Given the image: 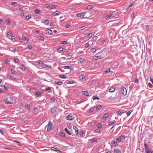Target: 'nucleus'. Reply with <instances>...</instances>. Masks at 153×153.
<instances>
[{"instance_id": "obj_55", "label": "nucleus", "mask_w": 153, "mask_h": 153, "mask_svg": "<svg viewBox=\"0 0 153 153\" xmlns=\"http://www.w3.org/2000/svg\"><path fill=\"white\" fill-rule=\"evenodd\" d=\"M91 50L93 52H94L96 51V50L95 48H93L91 49Z\"/></svg>"}, {"instance_id": "obj_54", "label": "nucleus", "mask_w": 153, "mask_h": 153, "mask_svg": "<svg viewBox=\"0 0 153 153\" xmlns=\"http://www.w3.org/2000/svg\"><path fill=\"white\" fill-rule=\"evenodd\" d=\"M21 69L23 70H24L25 69V66L24 65H22L21 67Z\"/></svg>"}, {"instance_id": "obj_24", "label": "nucleus", "mask_w": 153, "mask_h": 153, "mask_svg": "<svg viewBox=\"0 0 153 153\" xmlns=\"http://www.w3.org/2000/svg\"><path fill=\"white\" fill-rule=\"evenodd\" d=\"M111 71L110 69V68H108L106 71H105L104 72L103 74H106L107 73H109Z\"/></svg>"}, {"instance_id": "obj_46", "label": "nucleus", "mask_w": 153, "mask_h": 153, "mask_svg": "<svg viewBox=\"0 0 153 153\" xmlns=\"http://www.w3.org/2000/svg\"><path fill=\"white\" fill-rule=\"evenodd\" d=\"M6 22L7 23V25H9L10 22V20H7L6 21Z\"/></svg>"}, {"instance_id": "obj_42", "label": "nucleus", "mask_w": 153, "mask_h": 153, "mask_svg": "<svg viewBox=\"0 0 153 153\" xmlns=\"http://www.w3.org/2000/svg\"><path fill=\"white\" fill-rule=\"evenodd\" d=\"M7 35L8 36H10L11 35V33L10 31L8 32L7 34Z\"/></svg>"}, {"instance_id": "obj_63", "label": "nucleus", "mask_w": 153, "mask_h": 153, "mask_svg": "<svg viewBox=\"0 0 153 153\" xmlns=\"http://www.w3.org/2000/svg\"><path fill=\"white\" fill-rule=\"evenodd\" d=\"M80 134L81 136H82L83 134V132L82 131H81L80 132Z\"/></svg>"}, {"instance_id": "obj_59", "label": "nucleus", "mask_w": 153, "mask_h": 153, "mask_svg": "<svg viewBox=\"0 0 153 153\" xmlns=\"http://www.w3.org/2000/svg\"><path fill=\"white\" fill-rule=\"evenodd\" d=\"M17 4V3L16 2H12L11 3V5H15Z\"/></svg>"}, {"instance_id": "obj_44", "label": "nucleus", "mask_w": 153, "mask_h": 153, "mask_svg": "<svg viewBox=\"0 0 153 153\" xmlns=\"http://www.w3.org/2000/svg\"><path fill=\"white\" fill-rule=\"evenodd\" d=\"M61 135L62 137H64L65 136V134L64 132H62L61 133Z\"/></svg>"}, {"instance_id": "obj_45", "label": "nucleus", "mask_w": 153, "mask_h": 153, "mask_svg": "<svg viewBox=\"0 0 153 153\" xmlns=\"http://www.w3.org/2000/svg\"><path fill=\"white\" fill-rule=\"evenodd\" d=\"M117 112L118 114H122L123 113V110H119Z\"/></svg>"}, {"instance_id": "obj_23", "label": "nucleus", "mask_w": 153, "mask_h": 153, "mask_svg": "<svg viewBox=\"0 0 153 153\" xmlns=\"http://www.w3.org/2000/svg\"><path fill=\"white\" fill-rule=\"evenodd\" d=\"M59 77L61 78H66L67 77L65 75H60L59 76Z\"/></svg>"}, {"instance_id": "obj_48", "label": "nucleus", "mask_w": 153, "mask_h": 153, "mask_svg": "<svg viewBox=\"0 0 153 153\" xmlns=\"http://www.w3.org/2000/svg\"><path fill=\"white\" fill-rule=\"evenodd\" d=\"M97 140L96 138H93L92 140V141L93 143L96 142Z\"/></svg>"}, {"instance_id": "obj_33", "label": "nucleus", "mask_w": 153, "mask_h": 153, "mask_svg": "<svg viewBox=\"0 0 153 153\" xmlns=\"http://www.w3.org/2000/svg\"><path fill=\"white\" fill-rule=\"evenodd\" d=\"M102 125L101 123H99L97 125V127L98 128H102Z\"/></svg>"}, {"instance_id": "obj_36", "label": "nucleus", "mask_w": 153, "mask_h": 153, "mask_svg": "<svg viewBox=\"0 0 153 153\" xmlns=\"http://www.w3.org/2000/svg\"><path fill=\"white\" fill-rule=\"evenodd\" d=\"M15 38L13 36H11L10 39L13 42H14L15 40Z\"/></svg>"}, {"instance_id": "obj_15", "label": "nucleus", "mask_w": 153, "mask_h": 153, "mask_svg": "<svg viewBox=\"0 0 153 153\" xmlns=\"http://www.w3.org/2000/svg\"><path fill=\"white\" fill-rule=\"evenodd\" d=\"M13 142H15V143H17V145L19 146H21V144L20 143V142L17 140H14L13 141Z\"/></svg>"}, {"instance_id": "obj_25", "label": "nucleus", "mask_w": 153, "mask_h": 153, "mask_svg": "<svg viewBox=\"0 0 153 153\" xmlns=\"http://www.w3.org/2000/svg\"><path fill=\"white\" fill-rule=\"evenodd\" d=\"M0 86L2 88H3L4 89H5V90H7V87L4 85H0Z\"/></svg>"}, {"instance_id": "obj_58", "label": "nucleus", "mask_w": 153, "mask_h": 153, "mask_svg": "<svg viewBox=\"0 0 153 153\" xmlns=\"http://www.w3.org/2000/svg\"><path fill=\"white\" fill-rule=\"evenodd\" d=\"M18 61H19V60H18V59H15V60L14 61V62L15 63H17L18 62Z\"/></svg>"}, {"instance_id": "obj_20", "label": "nucleus", "mask_w": 153, "mask_h": 153, "mask_svg": "<svg viewBox=\"0 0 153 153\" xmlns=\"http://www.w3.org/2000/svg\"><path fill=\"white\" fill-rule=\"evenodd\" d=\"M102 105H98L96 107V110H97L100 109H101L102 108Z\"/></svg>"}, {"instance_id": "obj_16", "label": "nucleus", "mask_w": 153, "mask_h": 153, "mask_svg": "<svg viewBox=\"0 0 153 153\" xmlns=\"http://www.w3.org/2000/svg\"><path fill=\"white\" fill-rule=\"evenodd\" d=\"M115 90V89L114 88L111 87L109 90V91L110 92H113Z\"/></svg>"}, {"instance_id": "obj_5", "label": "nucleus", "mask_w": 153, "mask_h": 153, "mask_svg": "<svg viewBox=\"0 0 153 153\" xmlns=\"http://www.w3.org/2000/svg\"><path fill=\"white\" fill-rule=\"evenodd\" d=\"M45 33L46 34L48 35H52L53 34V33L52 30L49 29L45 30Z\"/></svg>"}, {"instance_id": "obj_10", "label": "nucleus", "mask_w": 153, "mask_h": 153, "mask_svg": "<svg viewBox=\"0 0 153 153\" xmlns=\"http://www.w3.org/2000/svg\"><path fill=\"white\" fill-rule=\"evenodd\" d=\"M84 94L86 96H89V93L88 91H82Z\"/></svg>"}, {"instance_id": "obj_1", "label": "nucleus", "mask_w": 153, "mask_h": 153, "mask_svg": "<svg viewBox=\"0 0 153 153\" xmlns=\"http://www.w3.org/2000/svg\"><path fill=\"white\" fill-rule=\"evenodd\" d=\"M145 151L146 153H153L152 149L145 143L144 144Z\"/></svg>"}, {"instance_id": "obj_2", "label": "nucleus", "mask_w": 153, "mask_h": 153, "mask_svg": "<svg viewBox=\"0 0 153 153\" xmlns=\"http://www.w3.org/2000/svg\"><path fill=\"white\" fill-rule=\"evenodd\" d=\"M121 91L123 95H125L127 94V92L126 88L124 87H121Z\"/></svg>"}, {"instance_id": "obj_18", "label": "nucleus", "mask_w": 153, "mask_h": 153, "mask_svg": "<svg viewBox=\"0 0 153 153\" xmlns=\"http://www.w3.org/2000/svg\"><path fill=\"white\" fill-rule=\"evenodd\" d=\"M111 143L112 145L114 146H117V142H116L114 141H112L111 142Z\"/></svg>"}, {"instance_id": "obj_32", "label": "nucleus", "mask_w": 153, "mask_h": 153, "mask_svg": "<svg viewBox=\"0 0 153 153\" xmlns=\"http://www.w3.org/2000/svg\"><path fill=\"white\" fill-rule=\"evenodd\" d=\"M93 8V6L92 5H88L87 7V9L89 10Z\"/></svg>"}, {"instance_id": "obj_61", "label": "nucleus", "mask_w": 153, "mask_h": 153, "mask_svg": "<svg viewBox=\"0 0 153 153\" xmlns=\"http://www.w3.org/2000/svg\"><path fill=\"white\" fill-rule=\"evenodd\" d=\"M67 43V42L66 41H63L62 42V44H66Z\"/></svg>"}, {"instance_id": "obj_41", "label": "nucleus", "mask_w": 153, "mask_h": 153, "mask_svg": "<svg viewBox=\"0 0 153 153\" xmlns=\"http://www.w3.org/2000/svg\"><path fill=\"white\" fill-rule=\"evenodd\" d=\"M149 29V25H146V30L147 31H148Z\"/></svg>"}, {"instance_id": "obj_57", "label": "nucleus", "mask_w": 153, "mask_h": 153, "mask_svg": "<svg viewBox=\"0 0 153 153\" xmlns=\"http://www.w3.org/2000/svg\"><path fill=\"white\" fill-rule=\"evenodd\" d=\"M106 119L103 117L102 118V121L103 122H105L106 121Z\"/></svg>"}, {"instance_id": "obj_3", "label": "nucleus", "mask_w": 153, "mask_h": 153, "mask_svg": "<svg viewBox=\"0 0 153 153\" xmlns=\"http://www.w3.org/2000/svg\"><path fill=\"white\" fill-rule=\"evenodd\" d=\"M52 126L53 123L51 121H49L48 125V128L47 129L48 131H51L52 128Z\"/></svg>"}, {"instance_id": "obj_13", "label": "nucleus", "mask_w": 153, "mask_h": 153, "mask_svg": "<svg viewBox=\"0 0 153 153\" xmlns=\"http://www.w3.org/2000/svg\"><path fill=\"white\" fill-rule=\"evenodd\" d=\"M4 101H5V104L7 105V104H12V103L10 102H9L8 101H7V99H4Z\"/></svg>"}, {"instance_id": "obj_14", "label": "nucleus", "mask_w": 153, "mask_h": 153, "mask_svg": "<svg viewBox=\"0 0 153 153\" xmlns=\"http://www.w3.org/2000/svg\"><path fill=\"white\" fill-rule=\"evenodd\" d=\"M114 151L116 153H121V151L118 148H116L114 149Z\"/></svg>"}, {"instance_id": "obj_27", "label": "nucleus", "mask_w": 153, "mask_h": 153, "mask_svg": "<svg viewBox=\"0 0 153 153\" xmlns=\"http://www.w3.org/2000/svg\"><path fill=\"white\" fill-rule=\"evenodd\" d=\"M39 39L41 41H43L44 40V38L42 36H40L39 37Z\"/></svg>"}, {"instance_id": "obj_52", "label": "nucleus", "mask_w": 153, "mask_h": 153, "mask_svg": "<svg viewBox=\"0 0 153 153\" xmlns=\"http://www.w3.org/2000/svg\"><path fill=\"white\" fill-rule=\"evenodd\" d=\"M11 72L12 74H14L15 73V71H14L13 69H12Z\"/></svg>"}, {"instance_id": "obj_39", "label": "nucleus", "mask_w": 153, "mask_h": 153, "mask_svg": "<svg viewBox=\"0 0 153 153\" xmlns=\"http://www.w3.org/2000/svg\"><path fill=\"white\" fill-rule=\"evenodd\" d=\"M11 51H13L14 52L16 51V49L14 48H13V47L11 48Z\"/></svg>"}, {"instance_id": "obj_62", "label": "nucleus", "mask_w": 153, "mask_h": 153, "mask_svg": "<svg viewBox=\"0 0 153 153\" xmlns=\"http://www.w3.org/2000/svg\"><path fill=\"white\" fill-rule=\"evenodd\" d=\"M89 43H87L85 44V47L86 48H87L89 46Z\"/></svg>"}, {"instance_id": "obj_30", "label": "nucleus", "mask_w": 153, "mask_h": 153, "mask_svg": "<svg viewBox=\"0 0 153 153\" xmlns=\"http://www.w3.org/2000/svg\"><path fill=\"white\" fill-rule=\"evenodd\" d=\"M132 111V110H130L128 112H127V113H126V114H127V116H129L131 113V112Z\"/></svg>"}, {"instance_id": "obj_17", "label": "nucleus", "mask_w": 153, "mask_h": 153, "mask_svg": "<svg viewBox=\"0 0 153 153\" xmlns=\"http://www.w3.org/2000/svg\"><path fill=\"white\" fill-rule=\"evenodd\" d=\"M55 84H58V85H61L62 84V82L61 81H58V82H56V81H55Z\"/></svg>"}, {"instance_id": "obj_34", "label": "nucleus", "mask_w": 153, "mask_h": 153, "mask_svg": "<svg viewBox=\"0 0 153 153\" xmlns=\"http://www.w3.org/2000/svg\"><path fill=\"white\" fill-rule=\"evenodd\" d=\"M75 82L73 80H71L68 82L67 84H72L75 83Z\"/></svg>"}, {"instance_id": "obj_7", "label": "nucleus", "mask_w": 153, "mask_h": 153, "mask_svg": "<svg viewBox=\"0 0 153 153\" xmlns=\"http://www.w3.org/2000/svg\"><path fill=\"white\" fill-rule=\"evenodd\" d=\"M114 17V16L113 15H108L107 16H106L105 18L107 19H108L109 18L111 19H112Z\"/></svg>"}, {"instance_id": "obj_50", "label": "nucleus", "mask_w": 153, "mask_h": 153, "mask_svg": "<svg viewBox=\"0 0 153 153\" xmlns=\"http://www.w3.org/2000/svg\"><path fill=\"white\" fill-rule=\"evenodd\" d=\"M97 36H94L93 38V39L95 41L97 40Z\"/></svg>"}, {"instance_id": "obj_4", "label": "nucleus", "mask_w": 153, "mask_h": 153, "mask_svg": "<svg viewBox=\"0 0 153 153\" xmlns=\"http://www.w3.org/2000/svg\"><path fill=\"white\" fill-rule=\"evenodd\" d=\"M87 13V12H82V13H77L76 14V16H77V17H83L84 16L85 13Z\"/></svg>"}, {"instance_id": "obj_40", "label": "nucleus", "mask_w": 153, "mask_h": 153, "mask_svg": "<svg viewBox=\"0 0 153 153\" xmlns=\"http://www.w3.org/2000/svg\"><path fill=\"white\" fill-rule=\"evenodd\" d=\"M94 110L93 107H91L89 111V112H92Z\"/></svg>"}, {"instance_id": "obj_43", "label": "nucleus", "mask_w": 153, "mask_h": 153, "mask_svg": "<svg viewBox=\"0 0 153 153\" xmlns=\"http://www.w3.org/2000/svg\"><path fill=\"white\" fill-rule=\"evenodd\" d=\"M51 149L53 150L54 151L56 152V151H57L58 149H56L54 147H52L51 148Z\"/></svg>"}, {"instance_id": "obj_38", "label": "nucleus", "mask_w": 153, "mask_h": 153, "mask_svg": "<svg viewBox=\"0 0 153 153\" xmlns=\"http://www.w3.org/2000/svg\"><path fill=\"white\" fill-rule=\"evenodd\" d=\"M52 89V87H49L48 88H47L45 90L46 91H48V90H51Z\"/></svg>"}, {"instance_id": "obj_8", "label": "nucleus", "mask_w": 153, "mask_h": 153, "mask_svg": "<svg viewBox=\"0 0 153 153\" xmlns=\"http://www.w3.org/2000/svg\"><path fill=\"white\" fill-rule=\"evenodd\" d=\"M73 118L72 116L70 115H69L67 117V119L68 120H71L73 119Z\"/></svg>"}, {"instance_id": "obj_21", "label": "nucleus", "mask_w": 153, "mask_h": 153, "mask_svg": "<svg viewBox=\"0 0 153 153\" xmlns=\"http://www.w3.org/2000/svg\"><path fill=\"white\" fill-rule=\"evenodd\" d=\"M53 14L55 13L54 16H58L60 14V12L59 11H56L53 12Z\"/></svg>"}, {"instance_id": "obj_49", "label": "nucleus", "mask_w": 153, "mask_h": 153, "mask_svg": "<svg viewBox=\"0 0 153 153\" xmlns=\"http://www.w3.org/2000/svg\"><path fill=\"white\" fill-rule=\"evenodd\" d=\"M47 67H49V65H43L42 66V68H45Z\"/></svg>"}, {"instance_id": "obj_22", "label": "nucleus", "mask_w": 153, "mask_h": 153, "mask_svg": "<svg viewBox=\"0 0 153 153\" xmlns=\"http://www.w3.org/2000/svg\"><path fill=\"white\" fill-rule=\"evenodd\" d=\"M92 99L93 100H94L96 99H97L98 100L99 99V98L97 96H93Z\"/></svg>"}, {"instance_id": "obj_64", "label": "nucleus", "mask_w": 153, "mask_h": 153, "mask_svg": "<svg viewBox=\"0 0 153 153\" xmlns=\"http://www.w3.org/2000/svg\"><path fill=\"white\" fill-rule=\"evenodd\" d=\"M63 49L62 47H59L58 50L60 51H62L63 50Z\"/></svg>"}, {"instance_id": "obj_6", "label": "nucleus", "mask_w": 153, "mask_h": 153, "mask_svg": "<svg viewBox=\"0 0 153 153\" xmlns=\"http://www.w3.org/2000/svg\"><path fill=\"white\" fill-rule=\"evenodd\" d=\"M57 107L56 106H54L51 108V113H53L55 112L57 109Z\"/></svg>"}, {"instance_id": "obj_29", "label": "nucleus", "mask_w": 153, "mask_h": 153, "mask_svg": "<svg viewBox=\"0 0 153 153\" xmlns=\"http://www.w3.org/2000/svg\"><path fill=\"white\" fill-rule=\"evenodd\" d=\"M35 12L37 14L39 13H41V11L37 9L35 10Z\"/></svg>"}, {"instance_id": "obj_26", "label": "nucleus", "mask_w": 153, "mask_h": 153, "mask_svg": "<svg viewBox=\"0 0 153 153\" xmlns=\"http://www.w3.org/2000/svg\"><path fill=\"white\" fill-rule=\"evenodd\" d=\"M115 122V120L113 121H109L108 122V123L109 125H112Z\"/></svg>"}, {"instance_id": "obj_37", "label": "nucleus", "mask_w": 153, "mask_h": 153, "mask_svg": "<svg viewBox=\"0 0 153 153\" xmlns=\"http://www.w3.org/2000/svg\"><path fill=\"white\" fill-rule=\"evenodd\" d=\"M41 94V93L40 92H36V95L38 96L40 95Z\"/></svg>"}, {"instance_id": "obj_53", "label": "nucleus", "mask_w": 153, "mask_h": 153, "mask_svg": "<svg viewBox=\"0 0 153 153\" xmlns=\"http://www.w3.org/2000/svg\"><path fill=\"white\" fill-rule=\"evenodd\" d=\"M139 80L137 78H135V80L134 81L135 83H138V82Z\"/></svg>"}, {"instance_id": "obj_51", "label": "nucleus", "mask_w": 153, "mask_h": 153, "mask_svg": "<svg viewBox=\"0 0 153 153\" xmlns=\"http://www.w3.org/2000/svg\"><path fill=\"white\" fill-rule=\"evenodd\" d=\"M79 78L81 79H83L85 78V76L83 75L81 76H80Z\"/></svg>"}, {"instance_id": "obj_28", "label": "nucleus", "mask_w": 153, "mask_h": 153, "mask_svg": "<svg viewBox=\"0 0 153 153\" xmlns=\"http://www.w3.org/2000/svg\"><path fill=\"white\" fill-rule=\"evenodd\" d=\"M44 23L45 24L47 25L49 24V21L48 20H46L44 21Z\"/></svg>"}, {"instance_id": "obj_56", "label": "nucleus", "mask_w": 153, "mask_h": 153, "mask_svg": "<svg viewBox=\"0 0 153 153\" xmlns=\"http://www.w3.org/2000/svg\"><path fill=\"white\" fill-rule=\"evenodd\" d=\"M116 140H117L119 142H120L121 141V139L120 138H116Z\"/></svg>"}, {"instance_id": "obj_35", "label": "nucleus", "mask_w": 153, "mask_h": 153, "mask_svg": "<svg viewBox=\"0 0 153 153\" xmlns=\"http://www.w3.org/2000/svg\"><path fill=\"white\" fill-rule=\"evenodd\" d=\"M31 16L30 15H28L27 16H26V19L27 20H28L30 19L31 18Z\"/></svg>"}, {"instance_id": "obj_60", "label": "nucleus", "mask_w": 153, "mask_h": 153, "mask_svg": "<svg viewBox=\"0 0 153 153\" xmlns=\"http://www.w3.org/2000/svg\"><path fill=\"white\" fill-rule=\"evenodd\" d=\"M120 139H124L125 137V135H121L120 136Z\"/></svg>"}, {"instance_id": "obj_11", "label": "nucleus", "mask_w": 153, "mask_h": 153, "mask_svg": "<svg viewBox=\"0 0 153 153\" xmlns=\"http://www.w3.org/2000/svg\"><path fill=\"white\" fill-rule=\"evenodd\" d=\"M73 128L76 131V135H77L78 134V128H77L75 126H73Z\"/></svg>"}, {"instance_id": "obj_19", "label": "nucleus", "mask_w": 153, "mask_h": 153, "mask_svg": "<svg viewBox=\"0 0 153 153\" xmlns=\"http://www.w3.org/2000/svg\"><path fill=\"white\" fill-rule=\"evenodd\" d=\"M64 67L66 68H68L71 70H73V68L71 66H64Z\"/></svg>"}, {"instance_id": "obj_31", "label": "nucleus", "mask_w": 153, "mask_h": 153, "mask_svg": "<svg viewBox=\"0 0 153 153\" xmlns=\"http://www.w3.org/2000/svg\"><path fill=\"white\" fill-rule=\"evenodd\" d=\"M109 115L108 113L105 114L104 115L103 117L106 119L108 117Z\"/></svg>"}, {"instance_id": "obj_47", "label": "nucleus", "mask_w": 153, "mask_h": 153, "mask_svg": "<svg viewBox=\"0 0 153 153\" xmlns=\"http://www.w3.org/2000/svg\"><path fill=\"white\" fill-rule=\"evenodd\" d=\"M94 59L96 60L97 59H100V57L99 56H96L94 57Z\"/></svg>"}, {"instance_id": "obj_12", "label": "nucleus", "mask_w": 153, "mask_h": 153, "mask_svg": "<svg viewBox=\"0 0 153 153\" xmlns=\"http://www.w3.org/2000/svg\"><path fill=\"white\" fill-rule=\"evenodd\" d=\"M65 130L66 131V132L68 133L69 135H72V136H73V135H72L70 131H69L68 130V129L67 128H65Z\"/></svg>"}, {"instance_id": "obj_9", "label": "nucleus", "mask_w": 153, "mask_h": 153, "mask_svg": "<svg viewBox=\"0 0 153 153\" xmlns=\"http://www.w3.org/2000/svg\"><path fill=\"white\" fill-rule=\"evenodd\" d=\"M45 7L47 8H48L50 10L52 9L51 8V5H50V4H45Z\"/></svg>"}]
</instances>
